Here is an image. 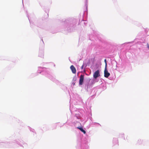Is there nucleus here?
<instances>
[{
  "instance_id": "f257e3e1",
  "label": "nucleus",
  "mask_w": 149,
  "mask_h": 149,
  "mask_svg": "<svg viewBox=\"0 0 149 149\" xmlns=\"http://www.w3.org/2000/svg\"><path fill=\"white\" fill-rule=\"evenodd\" d=\"M100 76V74H99V70L96 71L93 74V77L95 79L97 78Z\"/></svg>"
},
{
  "instance_id": "f03ea898",
  "label": "nucleus",
  "mask_w": 149,
  "mask_h": 149,
  "mask_svg": "<svg viewBox=\"0 0 149 149\" xmlns=\"http://www.w3.org/2000/svg\"><path fill=\"white\" fill-rule=\"evenodd\" d=\"M110 73L108 72L107 69V67H105L104 70V76L106 78H107L110 75Z\"/></svg>"
},
{
  "instance_id": "7ed1b4c3",
  "label": "nucleus",
  "mask_w": 149,
  "mask_h": 149,
  "mask_svg": "<svg viewBox=\"0 0 149 149\" xmlns=\"http://www.w3.org/2000/svg\"><path fill=\"white\" fill-rule=\"evenodd\" d=\"M84 76L83 75H81L79 80V84L80 85H82L83 84L84 80Z\"/></svg>"
},
{
  "instance_id": "20e7f679",
  "label": "nucleus",
  "mask_w": 149,
  "mask_h": 149,
  "mask_svg": "<svg viewBox=\"0 0 149 149\" xmlns=\"http://www.w3.org/2000/svg\"><path fill=\"white\" fill-rule=\"evenodd\" d=\"M70 68L71 71L73 74H75L76 73V70L74 67L73 65H72L70 67Z\"/></svg>"
},
{
  "instance_id": "39448f33",
  "label": "nucleus",
  "mask_w": 149,
  "mask_h": 149,
  "mask_svg": "<svg viewBox=\"0 0 149 149\" xmlns=\"http://www.w3.org/2000/svg\"><path fill=\"white\" fill-rule=\"evenodd\" d=\"M77 128L79 129L81 132H83L84 134H86V132L85 130H84L82 127H77Z\"/></svg>"
},
{
  "instance_id": "423d86ee",
  "label": "nucleus",
  "mask_w": 149,
  "mask_h": 149,
  "mask_svg": "<svg viewBox=\"0 0 149 149\" xmlns=\"http://www.w3.org/2000/svg\"><path fill=\"white\" fill-rule=\"evenodd\" d=\"M104 62L105 63V67H107V61L106 59L104 60Z\"/></svg>"
},
{
  "instance_id": "0eeeda50",
  "label": "nucleus",
  "mask_w": 149,
  "mask_h": 149,
  "mask_svg": "<svg viewBox=\"0 0 149 149\" xmlns=\"http://www.w3.org/2000/svg\"><path fill=\"white\" fill-rule=\"evenodd\" d=\"M83 66H83V65L82 66V67H81V68H82V69H83Z\"/></svg>"
}]
</instances>
